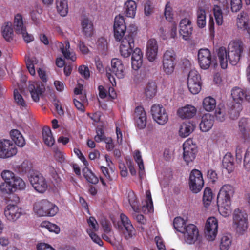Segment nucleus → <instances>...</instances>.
Instances as JSON below:
<instances>
[{
    "label": "nucleus",
    "instance_id": "1",
    "mask_svg": "<svg viewBox=\"0 0 250 250\" xmlns=\"http://www.w3.org/2000/svg\"><path fill=\"white\" fill-rule=\"evenodd\" d=\"M244 50V45L240 40H232L228 44L227 50L224 47L217 50V56L223 69L228 66V61L232 65H236L240 61Z\"/></svg>",
    "mask_w": 250,
    "mask_h": 250
},
{
    "label": "nucleus",
    "instance_id": "2",
    "mask_svg": "<svg viewBox=\"0 0 250 250\" xmlns=\"http://www.w3.org/2000/svg\"><path fill=\"white\" fill-rule=\"evenodd\" d=\"M234 193V188L229 184H225L220 189L217 196V205L222 216L227 217L231 214V199Z\"/></svg>",
    "mask_w": 250,
    "mask_h": 250
},
{
    "label": "nucleus",
    "instance_id": "3",
    "mask_svg": "<svg viewBox=\"0 0 250 250\" xmlns=\"http://www.w3.org/2000/svg\"><path fill=\"white\" fill-rule=\"evenodd\" d=\"M33 211L39 216H54L58 211V208L47 200L36 201L33 205Z\"/></svg>",
    "mask_w": 250,
    "mask_h": 250
},
{
    "label": "nucleus",
    "instance_id": "4",
    "mask_svg": "<svg viewBox=\"0 0 250 250\" xmlns=\"http://www.w3.org/2000/svg\"><path fill=\"white\" fill-rule=\"evenodd\" d=\"M233 227L239 235H244L248 228L247 214L239 209H235L233 214Z\"/></svg>",
    "mask_w": 250,
    "mask_h": 250
},
{
    "label": "nucleus",
    "instance_id": "5",
    "mask_svg": "<svg viewBox=\"0 0 250 250\" xmlns=\"http://www.w3.org/2000/svg\"><path fill=\"white\" fill-rule=\"evenodd\" d=\"M231 96L233 100L238 104L237 105V109H235V107L231 109L229 114L230 117L234 120L236 119L239 115L240 112L242 110V107L240 103L244 100H247L249 101L250 100V96L247 95L246 92L240 87H235L231 91Z\"/></svg>",
    "mask_w": 250,
    "mask_h": 250
},
{
    "label": "nucleus",
    "instance_id": "6",
    "mask_svg": "<svg viewBox=\"0 0 250 250\" xmlns=\"http://www.w3.org/2000/svg\"><path fill=\"white\" fill-rule=\"evenodd\" d=\"M111 73H107V76L113 86L116 85V82L113 75L119 79L123 78L125 75V66L123 62L118 58H113L111 61Z\"/></svg>",
    "mask_w": 250,
    "mask_h": 250
},
{
    "label": "nucleus",
    "instance_id": "7",
    "mask_svg": "<svg viewBox=\"0 0 250 250\" xmlns=\"http://www.w3.org/2000/svg\"><path fill=\"white\" fill-rule=\"evenodd\" d=\"M29 180L33 188L39 193L45 192L48 188V183L45 178L37 171H32Z\"/></svg>",
    "mask_w": 250,
    "mask_h": 250
},
{
    "label": "nucleus",
    "instance_id": "8",
    "mask_svg": "<svg viewBox=\"0 0 250 250\" xmlns=\"http://www.w3.org/2000/svg\"><path fill=\"white\" fill-rule=\"evenodd\" d=\"M119 41H121L120 52L121 56L124 58L129 57L134 47V38L133 33L123 36Z\"/></svg>",
    "mask_w": 250,
    "mask_h": 250
},
{
    "label": "nucleus",
    "instance_id": "9",
    "mask_svg": "<svg viewBox=\"0 0 250 250\" xmlns=\"http://www.w3.org/2000/svg\"><path fill=\"white\" fill-rule=\"evenodd\" d=\"M176 54L174 50L169 49L166 51L163 55V69L167 74H171L176 64Z\"/></svg>",
    "mask_w": 250,
    "mask_h": 250
},
{
    "label": "nucleus",
    "instance_id": "10",
    "mask_svg": "<svg viewBox=\"0 0 250 250\" xmlns=\"http://www.w3.org/2000/svg\"><path fill=\"white\" fill-rule=\"evenodd\" d=\"M189 185L190 190L193 193H197L201 191L204 185V181L201 171L194 169L191 172Z\"/></svg>",
    "mask_w": 250,
    "mask_h": 250
},
{
    "label": "nucleus",
    "instance_id": "11",
    "mask_svg": "<svg viewBox=\"0 0 250 250\" xmlns=\"http://www.w3.org/2000/svg\"><path fill=\"white\" fill-rule=\"evenodd\" d=\"M197 60L200 67L203 70L208 69L213 62L211 52L207 48H201L199 50Z\"/></svg>",
    "mask_w": 250,
    "mask_h": 250
},
{
    "label": "nucleus",
    "instance_id": "12",
    "mask_svg": "<svg viewBox=\"0 0 250 250\" xmlns=\"http://www.w3.org/2000/svg\"><path fill=\"white\" fill-rule=\"evenodd\" d=\"M201 77L195 70H191L188 74V86L189 91L193 94L198 93L201 89Z\"/></svg>",
    "mask_w": 250,
    "mask_h": 250
},
{
    "label": "nucleus",
    "instance_id": "13",
    "mask_svg": "<svg viewBox=\"0 0 250 250\" xmlns=\"http://www.w3.org/2000/svg\"><path fill=\"white\" fill-rule=\"evenodd\" d=\"M151 112L154 120L158 124L164 125L168 120L165 108L161 105L154 104L151 107Z\"/></svg>",
    "mask_w": 250,
    "mask_h": 250
},
{
    "label": "nucleus",
    "instance_id": "14",
    "mask_svg": "<svg viewBox=\"0 0 250 250\" xmlns=\"http://www.w3.org/2000/svg\"><path fill=\"white\" fill-rule=\"evenodd\" d=\"M218 221L214 217L208 218L206 221L205 227V233L208 239L213 241L218 232Z\"/></svg>",
    "mask_w": 250,
    "mask_h": 250
},
{
    "label": "nucleus",
    "instance_id": "15",
    "mask_svg": "<svg viewBox=\"0 0 250 250\" xmlns=\"http://www.w3.org/2000/svg\"><path fill=\"white\" fill-rule=\"evenodd\" d=\"M184 241L187 244H194L199 237V231L197 227L193 224H188L181 232Z\"/></svg>",
    "mask_w": 250,
    "mask_h": 250
},
{
    "label": "nucleus",
    "instance_id": "16",
    "mask_svg": "<svg viewBox=\"0 0 250 250\" xmlns=\"http://www.w3.org/2000/svg\"><path fill=\"white\" fill-rule=\"evenodd\" d=\"M179 32L182 39L188 40L193 32V26L190 20L188 18L182 19L179 23Z\"/></svg>",
    "mask_w": 250,
    "mask_h": 250
},
{
    "label": "nucleus",
    "instance_id": "17",
    "mask_svg": "<svg viewBox=\"0 0 250 250\" xmlns=\"http://www.w3.org/2000/svg\"><path fill=\"white\" fill-rule=\"evenodd\" d=\"M31 97L35 102H38L41 96L44 92L45 85L41 82H32L30 83L28 87Z\"/></svg>",
    "mask_w": 250,
    "mask_h": 250
},
{
    "label": "nucleus",
    "instance_id": "18",
    "mask_svg": "<svg viewBox=\"0 0 250 250\" xmlns=\"http://www.w3.org/2000/svg\"><path fill=\"white\" fill-rule=\"evenodd\" d=\"M183 158L187 164L192 162L196 157L197 152L196 146L192 143L191 141L185 142L183 145Z\"/></svg>",
    "mask_w": 250,
    "mask_h": 250
},
{
    "label": "nucleus",
    "instance_id": "19",
    "mask_svg": "<svg viewBox=\"0 0 250 250\" xmlns=\"http://www.w3.org/2000/svg\"><path fill=\"white\" fill-rule=\"evenodd\" d=\"M10 184L7 186H8L2 194H10L17 190H22L26 188V183L24 181L21 177L16 176L10 182Z\"/></svg>",
    "mask_w": 250,
    "mask_h": 250
},
{
    "label": "nucleus",
    "instance_id": "20",
    "mask_svg": "<svg viewBox=\"0 0 250 250\" xmlns=\"http://www.w3.org/2000/svg\"><path fill=\"white\" fill-rule=\"evenodd\" d=\"M126 29L124 17L119 15L115 17L114 24V37L116 40H120L124 36Z\"/></svg>",
    "mask_w": 250,
    "mask_h": 250
},
{
    "label": "nucleus",
    "instance_id": "21",
    "mask_svg": "<svg viewBox=\"0 0 250 250\" xmlns=\"http://www.w3.org/2000/svg\"><path fill=\"white\" fill-rule=\"evenodd\" d=\"M197 113V108L191 104L179 107L177 111V115L182 120L192 119L196 116Z\"/></svg>",
    "mask_w": 250,
    "mask_h": 250
},
{
    "label": "nucleus",
    "instance_id": "22",
    "mask_svg": "<svg viewBox=\"0 0 250 250\" xmlns=\"http://www.w3.org/2000/svg\"><path fill=\"white\" fill-rule=\"evenodd\" d=\"M4 216L9 221L14 222L22 214L21 209L16 205L9 204L4 209Z\"/></svg>",
    "mask_w": 250,
    "mask_h": 250
},
{
    "label": "nucleus",
    "instance_id": "23",
    "mask_svg": "<svg viewBox=\"0 0 250 250\" xmlns=\"http://www.w3.org/2000/svg\"><path fill=\"white\" fill-rule=\"evenodd\" d=\"M134 118L136 126L141 129L144 128L146 125V115L144 108L139 106L135 108Z\"/></svg>",
    "mask_w": 250,
    "mask_h": 250
},
{
    "label": "nucleus",
    "instance_id": "24",
    "mask_svg": "<svg viewBox=\"0 0 250 250\" xmlns=\"http://www.w3.org/2000/svg\"><path fill=\"white\" fill-rule=\"evenodd\" d=\"M120 218L125 229L123 231L125 237L126 239H129L133 237L135 235V230L130 220L123 213L120 215Z\"/></svg>",
    "mask_w": 250,
    "mask_h": 250
},
{
    "label": "nucleus",
    "instance_id": "25",
    "mask_svg": "<svg viewBox=\"0 0 250 250\" xmlns=\"http://www.w3.org/2000/svg\"><path fill=\"white\" fill-rule=\"evenodd\" d=\"M158 45L157 41L153 38L148 40L146 43V56L150 62H153L157 57Z\"/></svg>",
    "mask_w": 250,
    "mask_h": 250
},
{
    "label": "nucleus",
    "instance_id": "26",
    "mask_svg": "<svg viewBox=\"0 0 250 250\" xmlns=\"http://www.w3.org/2000/svg\"><path fill=\"white\" fill-rule=\"evenodd\" d=\"M61 50L62 53L67 59L74 62L76 59L75 52L70 48V45L68 41H65L64 42H59L57 44Z\"/></svg>",
    "mask_w": 250,
    "mask_h": 250
},
{
    "label": "nucleus",
    "instance_id": "27",
    "mask_svg": "<svg viewBox=\"0 0 250 250\" xmlns=\"http://www.w3.org/2000/svg\"><path fill=\"white\" fill-rule=\"evenodd\" d=\"M3 159L13 157L17 153L15 145L10 140L3 139Z\"/></svg>",
    "mask_w": 250,
    "mask_h": 250
},
{
    "label": "nucleus",
    "instance_id": "28",
    "mask_svg": "<svg viewBox=\"0 0 250 250\" xmlns=\"http://www.w3.org/2000/svg\"><path fill=\"white\" fill-rule=\"evenodd\" d=\"M143 54L139 48H136L132 52L131 57L132 68L135 70H138L143 64Z\"/></svg>",
    "mask_w": 250,
    "mask_h": 250
},
{
    "label": "nucleus",
    "instance_id": "29",
    "mask_svg": "<svg viewBox=\"0 0 250 250\" xmlns=\"http://www.w3.org/2000/svg\"><path fill=\"white\" fill-rule=\"evenodd\" d=\"M214 123L213 117L210 114H205L202 117L199 125L200 130L202 132L209 131L213 126Z\"/></svg>",
    "mask_w": 250,
    "mask_h": 250
},
{
    "label": "nucleus",
    "instance_id": "30",
    "mask_svg": "<svg viewBox=\"0 0 250 250\" xmlns=\"http://www.w3.org/2000/svg\"><path fill=\"white\" fill-rule=\"evenodd\" d=\"M195 127L191 122H183L179 126V136L183 138L188 136L194 130Z\"/></svg>",
    "mask_w": 250,
    "mask_h": 250
},
{
    "label": "nucleus",
    "instance_id": "31",
    "mask_svg": "<svg viewBox=\"0 0 250 250\" xmlns=\"http://www.w3.org/2000/svg\"><path fill=\"white\" fill-rule=\"evenodd\" d=\"M1 176L4 182L0 185V191L1 193L5 190L8 186H5L7 184L8 186L10 182L16 176L15 174L9 170H4L1 173Z\"/></svg>",
    "mask_w": 250,
    "mask_h": 250
},
{
    "label": "nucleus",
    "instance_id": "32",
    "mask_svg": "<svg viewBox=\"0 0 250 250\" xmlns=\"http://www.w3.org/2000/svg\"><path fill=\"white\" fill-rule=\"evenodd\" d=\"M249 17L246 12H242L238 15L237 25L239 28L246 30L250 36V26H249Z\"/></svg>",
    "mask_w": 250,
    "mask_h": 250
},
{
    "label": "nucleus",
    "instance_id": "33",
    "mask_svg": "<svg viewBox=\"0 0 250 250\" xmlns=\"http://www.w3.org/2000/svg\"><path fill=\"white\" fill-rule=\"evenodd\" d=\"M196 23L200 28H203L206 25V13L204 7L199 6L196 10Z\"/></svg>",
    "mask_w": 250,
    "mask_h": 250
},
{
    "label": "nucleus",
    "instance_id": "34",
    "mask_svg": "<svg viewBox=\"0 0 250 250\" xmlns=\"http://www.w3.org/2000/svg\"><path fill=\"white\" fill-rule=\"evenodd\" d=\"M10 137L15 145L20 147H23L25 145V140L22 134L18 129H13L10 132Z\"/></svg>",
    "mask_w": 250,
    "mask_h": 250
},
{
    "label": "nucleus",
    "instance_id": "35",
    "mask_svg": "<svg viewBox=\"0 0 250 250\" xmlns=\"http://www.w3.org/2000/svg\"><path fill=\"white\" fill-rule=\"evenodd\" d=\"M222 166L229 173L233 171L235 168L234 158L230 153H227L224 156L223 159Z\"/></svg>",
    "mask_w": 250,
    "mask_h": 250
},
{
    "label": "nucleus",
    "instance_id": "36",
    "mask_svg": "<svg viewBox=\"0 0 250 250\" xmlns=\"http://www.w3.org/2000/svg\"><path fill=\"white\" fill-rule=\"evenodd\" d=\"M13 27L16 32L18 34L23 33L26 29L23 22L22 16L20 14L15 15L14 20Z\"/></svg>",
    "mask_w": 250,
    "mask_h": 250
},
{
    "label": "nucleus",
    "instance_id": "37",
    "mask_svg": "<svg viewBox=\"0 0 250 250\" xmlns=\"http://www.w3.org/2000/svg\"><path fill=\"white\" fill-rule=\"evenodd\" d=\"M137 5L132 0H127L125 3L124 9L125 15L128 17L134 18L136 14Z\"/></svg>",
    "mask_w": 250,
    "mask_h": 250
},
{
    "label": "nucleus",
    "instance_id": "38",
    "mask_svg": "<svg viewBox=\"0 0 250 250\" xmlns=\"http://www.w3.org/2000/svg\"><path fill=\"white\" fill-rule=\"evenodd\" d=\"M42 134L44 143L48 146H52L55 143V140L50 128L48 127H43Z\"/></svg>",
    "mask_w": 250,
    "mask_h": 250
},
{
    "label": "nucleus",
    "instance_id": "39",
    "mask_svg": "<svg viewBox=\"0 0 250 250\" xmlns=\"http://www.w3.org/2000/svg\"><path fill=\"white\" fill-rule=\"evenodd\" d=\"M202 106L204 110L208 112L213 111L216 106V102L215 99L208 96L205 98L202 102Z\"/></svg>",
    "mask_w": 250,
    "mask_h": 250
},
{
    "label": "nucleus",
    "instance_id": "40",
    "mask_svg": "<svg viewBox=\"0 0 250 250\" xmlns=\"http://www.w3.org/2000/svg\"><path fill=\"white\" fill-rule=\"evenodd\" d=\"M232 237L230 234H223L220 240V249L221 250H228L231 246Z\"/></svg>",
    "mask_w": 250,
    "mask_h": 250
},
{
    "label": "nucleus",
    "instance_id": "41",
    "mask_svg": "<svg viewBox=\"0 0 250 250\" xmlns=\"http://www.w3.org/2000/svg\"><path fill=\"white\" fill-rule=\"evenodd\" d=\"M239 129L244 136L250 132V119L242 118L239 122Z\"/></svg>",
    "mask_w": 250,
    "mask_h": 250
},
{
    "label": "nucleus",
    "instance_id": "42",
    "mask_svg": "<svg viewBox=\"0 0 250 250\" xmlns=\"http://www.w3.org/2000/svg\"><path fill=\"white\" fill-rule=\"evenodd\" d=\"M56 8L58 13L62 16H65L68 12L67 0H56Z\"/></svg>",
    "mask_w": 250,
    "mask_h": 250
},
{
    "label": "nucleus",
    "instance_id": "43",
    "mask_svg": "<svg viewBox=\"0 0 250 250\" xmlns=\"http://www.w3.org/2000/svg\"><path fill=\"white\" fill-rule=\"evenodd\" d=\"M83 32L86 36H90L93 31L92 22L87 18H83L81 22Z\"/></svg>",
    "mask_w": 250,
    "mask_h": 250
},
{
    "label": "nucleus",
    "instance_id": "44",
    "mask_svg": "<svg viewBox=\"0 0 250 250\" xmlns=\"http://www.w3.org/2000/svg\"><path fill=\"white\" fill-rule=\"evenodd\" d=\"M213 11L216 24L219 26L222 25L223 23V14L221 6L214 5Z\"/></svg>",
    "mask_w": 250,
    "mask_h": 250
},
{
    "label": "nucleus",
    "instance_id": "45",
    "mask_svg": "<svg viewBox=\"0 0 250 250\" xmlns=\"http://www.w3.org/2000/svg\"><path fill=\"white\" fill-rule=\"evenodd\" d=\"M83 173L84 177L88 182L93 184H96L98 182V178L88 168H84L83 169Z\"/></svg>",
    "mask_w": 250,
    "mask_h": 250
},
{
    "label": "nucleus",
    "instance_id": "46",
    "mask_svg": "<svg viewBox=\"0 0 250 250\" xmlns=\"http://www.w3.org/2000/svg\"><path fill=\"white\" fill-rule=\"evenodd\" d=\"M2 34L5 39L10 41L13 36V30L12 28L11 23L7 22L2 27Z\"/></svg>",
    "mask_w": 250,
    "mask_h": 250
},
{
    "label": "nucleus",
    "instance_id": "47",
    "mask_svg": "<svg viewBox=\"0 0 250 250\" xmlns=\"http://www.w3.org/2000/svg\"><path fill=\"white\" fill-rule=\"evenodd\" d=\"M134 157L136 162L137 163L139 169V175L140 178L142 179L143 178L144 172L143 170L144 169V167L143 162L141 158V155L140 152L138 150H136L134 152Z\"/></svg>",
    "mask_w": 250,
    "mask_h": 250
},
{
    "label": "nucleus",
    "instance_id": "48",
    "mask_svg": "<svg viewBox=\"0 0 250 250\" xmlns=\"http://www.w3.org/2000/svg\"><path fill=\"white\" fill-rule=\"evenodd\" d=\"M212 198L213 194L211 190L209 188H206L203 197V204L205 207L207 208L210 205Z\"/></svg>",
    "mask_w": 250,
    "mask_h": 250
},
{
    "label": "nucleus",
    "instance_id": "49",
    "mask_svg": "<svg viewBox=\"0 0 250 250\" xmlns=\"http://www.w3.org/2000/svg\"><path fill=\"white\" fill-rule=\"evenodd\" d=\"M215 116L216 120L220 122L225 121L226 117L225 108L223 105L219 104L216 109Z\"/></svg>",
    "mask_w": 250,
    "mask_h": 250
},
{
    "label": "nucleus",
    "instance_id": "50",
    "mask_svg": "<svg viewBox=\"0 0 250 250\" xmlns=\"http://www.w3.org/2000/svg\"><path fill=\"white\" fill-rule=\"evenodd\" d=\"M173 226L178 231L181 233L188 225H186V222L181 217H176L173 221Z\"/></svg>",
    "mask_w": 250,
    "mask_h": 250
},
{
    "label": "nucleus",
    "instance_id": "51",
    "mask_svg": "<svg viewBox=\"0 0 250 250\" xmlns=\"http://www.w3.org/2000/svg\"><path fill=\"white\" fill-rule=\"evenodd\" d=\"M127 200L132 209L135 212H137L139 211L138 203L135 195L133 192L130 191L128 193Z\"/></svg>",
    "mask_w": 250,
    "mask_h": 250
},
{
    "label": "nucleus",
    "instance_id": "52",
    "mask_svg": "<svg viewBox=\"0 0 250 250\" xmlns=\"http://www.w3.org/2000/svg\"><path fill=\"white\" fill-rule=\"evenodd\" d=\"M41 227L46 229L50 232L58 234L60 231V228L56 224L49 222H43L41 224Z\"/></svg>",
    "mask_w": 250,
    "mask_h": 250
},
{
    "label": "nucleus",
    "instance_id": "53",
    "mask_svg": "<svg viewBox=\"0 0 250 250\" xmlns=\"http://www.w3.org/2000/svg\"><path fill=\"white\" fill-rule=\"evenodd\" d=\"M156 85L155 83H149L145 89V94L147 97L151 98L155 96L156 92Z\"/></svg>",
    "mask_w": 250,
    "mask_h": 250
},
{
    "label": "nucleus",
    "instance_id": "54",
    "mask_svg": "<svg viewBox=\"0 0 250 250\" xmlns=\"http://www.w3.org/2000/svg\"><path fill=\"white\" fill-rule=\"evenodd\" d=\"M37 63V60L35 58H28L26 59V64L27 68L32 75H34L36 73L34 65Z\"/></svg>",
    "mask_w": 250,
    "mask_h": 250
},
{
    "label": "nucleus",
    "instance_id": "55",
    "mask_svg": "<svg viewBox=\"0 0 250 250\" xmlns=\"http://www.w3.org/2000/svg\"><path fill=\"white\" fill-rule=\"evenodd\" d=\"M14 96L16 102L19 106H20L21 108H24L26 107V104L21 95L19 93V92L17 90H14Z\"/></svg>",
    "mask_w": 250,
    "mask_h": 250
},
{
    "label": "nucleus",
    "instance_id": "56",
    "mask_svg": "<svg viewBox=\"0 0 250 250\" xmlns=\"http://www.w3.org/2000/svg\"><path fill=\"white\" fill-rule=\"evenodd\" d=\"M148 212H151L153 209V202L151 198V195L149 190H146V205Z\"/></svg>",
    "mask_w": 250,
    "mask_h": 250
},
{
    "label": "nucleus",
    "instance_id": "57",
    "mask_svg": "<svg viewBox=\"0 0 250 250\" xmlns=\"http://www.w3.org/2000/svg\"><path fill=\"white\" fill-rule=\"evenodd\" d=\"M96 231H92L90 229H87V232L93 241L101 246L103 245V242L100 238L96 235L95 233Z\"/></svg>",
    "mask_w": 250,
    "mask_h": 250
},
{
    "label": "nucleus",
    "instance_id": "58",
    "mask_svg": "<svg viewBox=\"0 0 250 250\" xmlns=\"http://www.w3.org/2000/svg\"><path fill=\"white\" fill-rule=\"evenodd\" d=\"M243 166L247 171L250 170V146L247 148L245 153Z\"/></svg>",
    "mask_w": 250,
    "mask_h": 250
},
{
    "label": "nucleus",
    "instance_id": "59",
    "mask_svg": "<svg viewBox=\"0 0 250 250\" xmlns=\"http://www.w3.org/2000/svg\"><path fill=\"white\" fill-rule=\"evenodd\" d=\"M231 9L232 12H237L242 6L241 0H230Z\"/></svg>",
    "mask_w": 250,
    "mask_h": 250
},
{
    "label": "nucleus",
    "instance_id": "60",
    "mask_svg": "<svg viewBox=\"0 0 250 250\" xmlns=\"http://www.w3.org/2000/svg\"><path fill=\"white\" fill-rule=\"evenodd\" d=\"M153 6L150 1H147L144 5V14L146 16H150L153 13Z\"/></svg>",
    "mask_w": 250,
    "mask_h": 250
},
{
    "label": "nucleus",
    "instance_id": "61",
    "mask_svg": "<svg viewBox=\"0 0 250 250\" xmlns=\"http://www.w3.org/2000/svg\"><path fill=\"white\" fill-rule=\"evenodd\" d=\"M164 14L166 19L168 21H171L173 18V14L172 13V8L169 5V3H167L166 5Z\"/></svg>",
    "mask_w": 250,
    "mask_h": 250
},
{
    "label": "nucleus",
    "instance_id": "62",
    "mask_svg": "<svg viewBox=\"0 0 250 250\" xmlns=\"http://www.w3.org/2000/svg\"><path fill=\"white\" fill-rule=\"evenodd\" d=\"M87 222L89 226V228L92 230V231H97L98 230V224L93 217H90L87 220Z\"/></svg>",
    "mask_w": 250,
    "mask_h": 250
},
{
    "label": "nucleus",
    "instance_id": "63",
    "mask_svg": "<svg viewBox=\"0 0 250 250\" xmlns=\"http://www.w3.org/2000/svg\"><path fill=\"white\" fill-rule=\"evenodd\" d=\"M41 13V9H37L33 10L31 13V16L32 21L36 24L39 23L40 19V14Z\"/></svg>",
    "mask_w": 250,
    "mask_h": 250
},
{
    "label": "nucleus",
    "instance_id": "64",
    "mask_svg": "<svg viewBox=\"0 0 250 250\" xmlns=\"http://www.w3.org/2000/svg\"><path fill=\"white\" fill-rule=\"evenodd\" d=\"M79 72L82 76L85 79H88L90 76L89 69L84 65H82L79 68Z\"/></svg>",
    "mask_w": 250,
    "mask_h": 250
}]
</instances>
